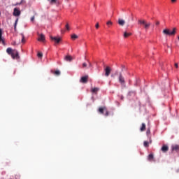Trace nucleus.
Returning a JSON list of instances; mask_svg holds the SVG:
<instances>
[{
  "label": "nucleus",
  "mask_w": 179,
  "mask_h": 179,
  "mask_svg": "<svg viewBox=\"0 0 179 179\" xmlns=\"http://www.w3.org/2000/svg\"><path fill=\"white\" fill-rule=\"evenodd\" d=\"M6 52L8 55H10L13 59H19V58H20L19 56V52L15 49H12V48H8L6 49Z\"/></svg>",
  "instance_id": "f257e3e1"
},
{
  "label": "nucleus",
  "mask_w": 179,
  "mask_h": 179,
  "mask_svg": "<svg viewBox=\"0 0 179 179\" xmlns=\"http://www.w3.org/2000/svg\"><path fill=\"white\" fill-rule=\"evenodd\" d=\"M115 75H117L118 82L120 83L121 86L125 87V78H124V76H122V73L116 71L114 74L111 75V77L114 78Z\"/></svg>",
  "instance_id": "f03ea898"
},
{
  "label": "nucleus",
  "mask_w": 179,
  "mask_h": 179,
  "mask_svg": "<svg viewBox=\"0 0 179 179\" xmlns=\"http://www.w3.org/2000/svg\"><path fill=\"white\" fill-rule=\"evenodd\" d=\"M138 24L144 27L145 30H149V27L152 26V23L150 22H148L145 20H138Z\"/></svg>",
  "instance_id": "7ed1b4c3"
},
{
  "label": "nucleus",
  "mask_w": 179,
  "mask_h": 179,
  "mask_svg": "<svg viewBox=\"0 0 179 179\" xmlns=\"http://www.w3.org/2000/svg\"><path fill=\"white\" fill-rule=\"evenodd\" d=\"M164 36H176L177 33V28H173L172 31H170L169 29H165L162 31Z\"/></svg>",
  "instance_id": "20e7f679"
},
{
  "label": "nucleus",
  "mask_w": 179,
  "mask_h": 179,
  "mask_svg": "<svg viewBox=\"0 0 179 179\" xmlns=\"http://www.w3.org/2000/svg\"><path fill=\"white\" fill-rule=\"evenodd\" d=\"M50 38L52 41H55L56 44H59V41H61V38L59 37L50 36Z\"/></svg>",
  "instance_id": "39448f33"
},
{
  "label": "nucleus",
  "mask_w": 179,
  "mask_h": 179,
  "mask_svg": "<svg viewBox=\"0 0 179 179\" xmlns=\"http://www.w3.org/2000/svg\"><path fill=\"white\" fill-rule=\"evenodd\" d=\"M38 41L44 43L45 41V36L43 34L38 35Z\"/></svg>",
  "instance_id": "423d86ee"
},
{
  "label": "nucleus",
  "mask_w": 179,
  "mask_h": 179,
  "mask_svg": "<svg viewBox=\"0 0 179 179\" xmlns=\"http://www.w3.org/2000/svg\"><path fill=\"white\" fill-rule=\"evenodd\" d=\"M161 150H162V152H163V153H167V152H169V145H164L162 147Z\"/></svg>",
  "instance_id": "0eeeda50"
},
{
  "label": "nucleus",
  "mask_w": 179,
  "mask_h": 179,
  "mask_svg": "<svg viewBox=\"0 0 179 179\" xmlns=\"http://www.w3.org/2000/svg\"><path fill=\"white\" fill-rule=\"evenodd\" d=\"M110 73H111V69L110 68V66H107L105 69V76H110Z\"/></svg>",
  "instance_id": "6e6552de"
},
{
  "label": "nucleus",
  "mask_w": 179,
  "mask_h": 179,
  "mask_svg": "<svg viewBox=\"0 0 179 179\" xmlns=\"http://www.w3.org/2000/svg\"><path fill=\"white\" fill-rule=\"evenodd\" d=\"M87 79H89V76H83L80 81L81 83H87Z\"/></svg>",
  "instance_id": "1a4fd4ad"
},
{
  "label": "nucleus",
  "mask_w": 179,
  "mask_h": 179,
  "mask_svg": "<svg viewBox=\"0 0 179 179\" xmlns=\"http://www.w3.org/2000/svg\"><path fill=\"white\" fill-rule=\"evenodd\" d=\"M0 43H2L3 45H5V38L2 37V29L0 28Z\"/></svg>",
  "instance_id": "9d476101"
},
{
  "label": "nucleus",
  "mask_w": 179,
  "mask_h": 179,
  "mask_svg": "<svg viewBox=\"0 0 179 179\" xmlns=\"http://www.w3.org/2000/svg\"><path fill=\"white\" fill-rule=\"evenodd\" d=\"M20 15V10L17 8H14L13 15L14 16H19Z\"/></svg>",
  "instance_id": "9b49d317"
},
{
  "label": "nucleus",
  "mask_w": 179,
  "mask_h": 179,
  "mask_svg": "<svg viewBox=\"0 0 179 179\" xmlns=\"http://www.w3.org/2000/svg\"><path fill=\"white\" fill-rule=\"evenodd\" d=\"M107 108H106V106L103 107H100L98 110L99 113H100V114H104V111H106Z\"/></svg>",
  "instance_id": "f8f14e48"
},
{
  "label": "nucleus",
  "mask_w": 179,
  "mask_h": 179,
  "mask_svg": "<svg viewBox=\"0 0 179 179\" xmlns=\"http://www.w3.org/2000/svg\"><path fill=\"white\" fill-rule=\"evenodd\" d=\"M117 23L119 26H124L125 24V21L123 19L119 18Z\"/></svg>",
  "instance_id": "ddd939ff"
},
{
  "label": "nucleus",
  "mask_w": 179,
  "mask_h": 179,
  "mask_svg": "<svg viewBox=\"0 0 179 179\" xmlns=\"http://www.w3.org/2000/svg\"><path fill=\"white\" fill-rule=\"evenodd\" d=\"M65 61H68L69 62H71L72 61L73 58L72 56L67 55L64 57Z\"/></svg>",
  "instance_id": "4468645a"
},
{
  "label": "nucleus",
  "mask_w": 179,
  "mask_h": 179,
  "mask_svg": "<svg viewBox=\"0 0 179 179\" xmlns=\"http://www.w3.org/2000/svg\"><path fill=\"white\" fill-rule=\"evenodd\" d=\"M153 159H155L153 154H150L148 157L149 162H153Z\"/></svg>",
  "instance_id": "2eb2a0df"
},
{
  "label": "nucleus",
  "mask_w": 179,
  "mask_h": 179,
  "mask_svg": "<svg viewBox=\"0 0 179 179\" xmlns=\"http://www.w3.org/2000/svg\"><path fill=\"white\" fill-rule=\"evenodd\" d=\"M53 75H55V76H59V75H61V71H59V70H56L55 71L52 72Z\"/></svg>",
  "instance_id": "dca6fc26"
},
{
  "label": "nucleus",
  "mask_w": 179,
  "mask_h": 179,
  "mask_svg": "<svg viewBox=\"0 0 179 179\" xmlns=\"http://www.w3.org/2000/svg\"><path fill=\"white\" fill-rule=\"evenodd\" d=\"M129 36H132V33H128L127 31H125L124 33V38H127V37H129Z\"/></svg>",
  "instance_id": "f3484780"
},
{
  "label": "nucleus",
  "mask_w": 179,
  "mask_h": 179,
  "mask_svg": "<svg viewBox=\"0 0 179 179\" xmlns=\"http://www.w3.org/2000/svg\"><path fill=\"white\" fill-rule=\"evenodd\" d=\"M145 129H146V124H145V123H142V126L140 129V131H141V132H143Z\"/></svg>",
  "instance_id": "a211bd4d"
},
{
  "label": "nucleus",
  "mask_w": 179,
  "mask_h": 179,
  "mask_svg": "<svg viewBox=\"0 0 179 179\" xmlns=\"http://www.w3.org/2000/svg\"><path fill=\"white\" fill-rule=\"evenodd\" d=\"M99 90H100V89H99V87H94V88H92V89L91 92H92V93H97V92H98Z\"/></svg>",
  "instance_id": "6ab92c4d"
},
{
  "label": "nucleus",
  "mask_w": 179,
  "mask_h": 179,
  "mask_svg": "<svg viewBox=\"0 0 179 179\" xmlns=\"http://www.w3.org/2000/svg\"><path fill=\"white\" fill-rule=\"evenodd\" d=\"M171 148H172V151L174 152V150H178L179 146L178 145H173L171 147Z\"/></svg>",
  "instance_id": "aec40b11"
},
{
  "label": "nucleus",
  "mask_w": 179,
  "mask_h": 179,
  "mask_svg": "<svg viewBox=\"0 0 179 179\" xmlns=\"http://www.w3.org/2000/svg\"><path fill=\"white\" fill-rule=\"evenodd\" d=\"M143 145H144L145 148H149V142L144 141Z\"/></svg>",
  "instance_id": "412c9836"
},
{
  "label": "nucleus",
  "mask_w": 179,
  "mask_h": 179,
  "mask_svg": "<svg viewBox=\"0 0 179 179\" xmlns=\"http://www.w3.org/2000/svg\"><path fill=\"white\" fill-rule=\"evenodd\" d=\"M106 24H107V26H108V27H110V26H113V22H111V21H108V22H106Z\"/></svg>",
  "instance_id": "4be33fe9"
},
{
  "label": "nucleus",
  "mask_w": 179,
  "mask_h": 179,
  "mask_svg": "<svg viewBox=\"0 0 179 179\" xmlns=\"http://www.w3.org/2000/svg\"><path fill=\"white\" fill-rule=\"evenodd\" d=\"M78 35L76 34H73L71 35V38H73V40H76V38H78Z\"/></svg>",
  "instance_id": "5701e85b"
},
{
  "label": "nucleus",
  "mask_w": 179,
  "mask_h": 179,
  "mask_svg": "<svg viewBox=\"0 0 179 179\" xmlns=\"http://www.w3.org/2000/svg\"><path fill=\"white\" fill-rule=\"evenodd\" d=\"M37 56H38V58H43V53L42 52H38Z\"/></svg>",
  "instance_id": "b1692460"
},
{
  "label": "nucleus",
  "mask_w": 179,
  "mask_h": 179,
  "mask_svg": "<svg viewBox=\"0 0 179 179\" xmlns=\"http://www.w3.org/2000/svg\"><path fill=\"white\" fill-rule=\"evenodd\" d=\"M150 128H148V129H147L146 134H147V135H150Z\"/></svg>",
  "instance_id": "393cba45"
},
{
  "label": "nucleus",
  "mask_w": 179,
  "mask_h": 179,
  "mask_svg": "<svg viewBox=\"0 0 179 179\" xmlns=\"http://www.w3.org/2000/svg\"><path fill=\"white\" fill-rule=\"evenodd\" d=\"M50 1V3H57V0H48Z\"/></svg>",
  "instance_id": "a878e982"
},
{
  "label": "nucleus",
  "mask_w": 179,
  "mask_h": 179,
  "mask_svg": "<svg viewBox=\"0 0 179 179\" xmlns=\"http://www.w3.org/2000/svg\"><path fill=\"white\" fill-rule=\"evenodd\" d=\"M105 112H106V113H105V115H106V117H108V115H109V113H108V110H107V109H106V110H105Z\"/></svg>",
  "instance_id": "bb28decb"
},
{
  "label": "nucleus",
  "mask_w": 179,
  "mask_h": 179,
  "mask_svg": "<svg viewBox=\"0 0 179 179\" xmlns=\"http://www.w3.org/2000/svg\"><path fill=\"white\" fill-rule=\"evenodd\" d=\"M86 66H87V64H86V62H84L83 64V68H86Z\"/></svg>",
  "instance_id": "cd10ccee"
},
{
  "label": "nucleus",
  "mask_w": 179,
  "mask_h": 179,
  "mask_svg": "<svg viewBox=\"0 0 179 179\" xmlns=\"http://www.w3.org/2000/svg\"><path fill=\"white\" fill-rule=\"evenodd\" d=\"M96 29H99V27H100V26L99 25V22H97L95 25Z\"/></svg>",
  "instance_id": "c85d7f7f"
},
{
  "label": "nucleus",
  "mask_w": 179,
  "mask_h": 179,
  "mask_svg": "<svg viewBox=\"0 0 179 179\" xmlns=\"http://www.w3.org/2000/svg\"><path fill=\"white\" fill-rule=\"evenodd\" d=\"M66 30H69V24H66Z\"/></svg>",
  "instance_id": "c756f323"
},
{
  "label": "nucleus",
  "mask_w": 179,
  "mask_h": 179,
  "mask_svg": "<svg viewBox=\"0 0 179 179\" xmlns=\"http://www.w3.org/2000/svg\"><path fill=\"white\" fill-rule=\"evenodd\" d=\"M155 24H156L157 26H159V24H160V22L157 21V22H155Z\"/></svg>",
  "instance_id": "7c9ffc66"
},
{
  "label": "nucleus",
  "mask_w": 179,
  "mask_h": 179,
  "mask_svg": "<svg viewBox=\"0 0 179 179\" xmlns=\"http://www.w3.org/2000/svg\"><path fill=\"white\" fill-rule=\"evenodd\" d=\"M16 24H17V19L15 20V29H16Z\"/></svg>",
  "instance_id": "2f4dec72"
},
{
  "label": "nucleus",
  "mask_w": 179,
  "mask_h": 179,
  "mask_svg": "<svg viewBox=\"0 0 179 179\" xmlns=\"http://www.w3.org/2000/svg\"><path fill=\"white\" fill-rule=\"evenodd\" d=\"M31 22H34V16L31 17Z\"/></svg>",
  "instance_id": "473e14b6"
},
{
  "label": "nucleus",
  "mask_w": 179,
  "mask_h": 179,
  "mask_svg": "<svg viewBox=\"0 0 179 179\" xmlns=\"http://www.w3.org/2000/svg\"><path fill=\"white\" fill-rule=\"evenodd\" d=\"M175 66H176V68H178V64L175 63Z\"/></svg>",
  "instance_id": "72a5a7b5"
},
{
  "label": "nucleus",
  "mask_w": 179,
  "mask_h": 179,
  "mask_svg": "<svg viewBox=\"0 0 179 179\" xmlns=\"http://www.w3.org/2000/svg\"><path fill=\"white\" fill-rule=\"evenodd\" d=\"M177 0H171V2L174 3V2H176Z\"/></svg>",
  "instance_id": "f704fd0d"
},
{
  "label": "nucleus",
  "mask_w": 179,
  "mask_h": 179,
  "mask_svg": "<svg viewBox=\"0 0 179 179\" xmlns=\"http://www.w3.org/2000/svg\"><path fill=\"white\" fill-rule=\"evenodd\" d=\"M21 43H23V36H22V38H21Z\"/></svg>",
  "instance_id": "c9c22d12"
},
{
  "label": "nucleus",
  "mask_w": 179,
  "mask_h": 179,
  "mask_svg": "<svg viewBox=\"0 0 179 179\" xmlns=\"http://www.w3.org/2000/svg\"><path fill=\"white\" fill-rule=\"evenodd\" d=\"M26 40H24V38L23 39V43H25Z\"/></svg>",
  "instance_id": "e433bc0d"
},
{
  "label": "nucleus",
  "mask_w": 179,
  "mask_h": 179,
  "mask_svg": "<svg viewBox=\"0 0 179 179\" xmlns=\"http://www.w3.org/2000/svg\"><path fill=\"white\" fill-rule=\"evenodd\" d=\"M167 48H170V46L167 45Z\"/></svg>",
  "instance_id": "4c0bfd02"
},
{
  "label": "nucleus",
  "mask_w": 179,
  "mask_h": 179,
  "mask_svg": "<svg viewBox=\"0 0 179 179\" xmlns=\"http://www.w3.org/2000/svg\"><path fill=\"white\" fill-rule=\"evenodd\" d=\"M1 13L0 12V16H1Z\"/></svg>",
  "instance_id": "58836bf2"
},
{
  "label": "nucleus",
  "mask_w": 179,
  "mask_h": 179,
  "mask_svg": "<svg viewBox=\"0 0 179 179\" xmlns=\"http://www.w3.org/2000/svg\"><path fill=\"white\" fill-rule=\"evenodd\" d=\"M66 1H69V0H66Z\"/></svg>",
  "instance_id": "ea45409f"
}]
</instances>
